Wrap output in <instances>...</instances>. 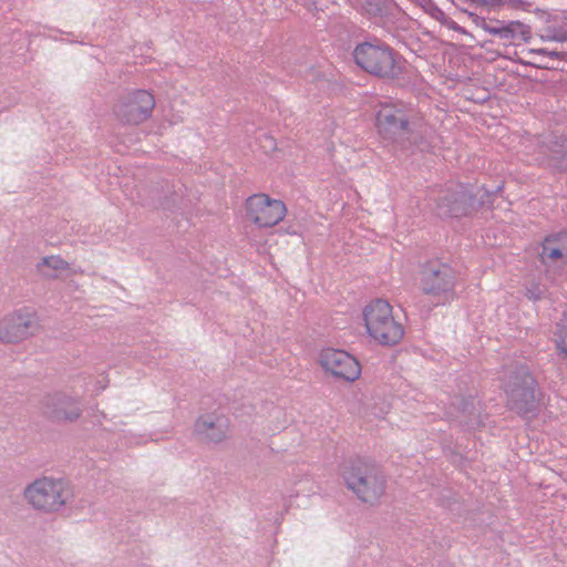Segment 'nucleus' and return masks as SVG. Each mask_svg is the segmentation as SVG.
I'll use <instances>...</instances> for the list:
<instances>
[{
  "instance_id": "nucleus-1",
  "label": "nucleus",
  "mask_w": 567,
  "mask_h": 567,
  "mask_svg": "<svg viewBox=\"0 0 567 567\" xmlns=\"http://www.w3.org/2000/svg\"><path fill=\"white\" fill-rule=\"evenodd\" d=\"M352 56L354 63L372 76L393 81L405 74V60L385 42H361L354 47Z\"/></svg>"
},
{
  "instance_id": "nucleus-2",
  "label": "nucleus",
  "mask_w": 567,
  "mask_h": 567,
  "mask_svg": "<svg viewBox=\"0 0 567 567\" xmlns=\"http://www.w3.org/2000/svg\"><path fill=\"white\" fill-rule=\"evenodd\" d=\"M368 337L375 343L393 347L404 337V327L394 316L393 307L384 299H373L362 309Z\"/></svg>"
},
{
  "instance_id": "nucleus-3",
  "label": "nucleus",
  "mask_w": 567,
  "mask_h": 567,
  "mask_svg": "<svg viewBox=\"0 0 567 567\" xmlns=\"http://www.w3.org/2000/svg\"><path fill=\"white\" fill-rule=\"evenodd\" d=\"M342 478L348 489L364 503L375 504L385 493V476L370 461L358 458L350 462L342 471Z\"/></svg>"
},
{
  "instance_id": "nucleus-4",
  "label": "nucleus",
  "mask_w": 567,
  "mask_h": 567,
  "mask_svg": "<svg viewBox=\"0 0 567 567\" xmlns=\"http://www.w3.org/2000/svg\"><path fill=\"white\" fill-rule=\"evenodd\" d=\"M286 204L266 193L248 196L244 203V216L258 229H269L279 225L287 216Z\"/></svg>"
},
{
  "instance_id": "nucleus-5",
  "label": "nucleus",
  "mask_w": 567,
  "mask_h": 567,
  "mask_svg": "<svg viewBox=\"0 0 567 567\" xmlns=\"http://www.w3.org/2000/svg\"><path fill=\"white\" fill-rule=\"evenodd\" d=\"M24 497L35 509L51 513L66 504L70 489L61 480L41 477L25 488Z\"/></svg>"
},
{
  "instance_id": "nucleus-6",
  "label": "nucleus",
  "mask_w": 567,
  "mask_h": 567,
  "mask_svg": "<svg viewBox=\"0 0 567 567\" xmlns=\"http://www.w3.org/2000/svg\"><path fill=\"white\" fill-rule=\"evenodd\" d=\"M374 127L383 142L395 143L410 132L408 105L400 101L381 104L375 113Z\"/></svg>"
},
{
  "instance_id": "nucleus-7",
  "label": "nucleus",
  "mask_w": 567,
  "mask_h": 567,
  "mask_svg": "<svg viewBox=\"0 0 567 567\" xmlns=\"http://www.w3.org/2000/svg\"><path fill=\"white\" fill-rule=\"evenodd\" d=\"M155 96L147 90H133L124 95L114 106V114L124 125H140L152 117Z\"/></svg>"
},
{
  "instance_id": "nucleus-8",
  "label": "nucleus",
  "mask_w": 567,
  "mask_h": 567,
  "mask_svg": "<svg viewBox=\"0 0 567 567\" xmlns=\"http://www.w3.org/2000/svg\"><path fill=\"white\" fill-rule=\"evenodd\" d=\"M318 362L327 374L337 380L352 383L361 375L359 360L342 349H322L319 353Z\"/></svg>"
},
{
  "instance_id": "nucleus-9",
  "label": "nucleus",
  "mask_w": 567,
  "mask_h": 567,
  "mask_svg": "<svg viewBox=\"0 0 567 567\" xmlns=\"http://www.w3.org/2000/svg\"><path fill=\"white\" fill-rule=\"evenodd\" d=\"M38 328L35 315L27 309L8 313L0 319V341L16 343L31 337Z\"/></svg>"
},
{
  "instance_id": "nucleus-10",
  "label": "nucleus",
  "mask_w": 567,
  "mask_h": 567,
  "mask_svg": "<svg viewBox=\"0 0 567 567\" xmlns=\"http://www.w3.org/2000/svg\"><path fill=\"white\" fill-rule=\"evenodd\" d=\"M455 285V271L443 265L436 270L424 274L421 289L425 295L432 297L436 303H445L454 298Z\"/></svg>"
},
{
  "instance_id": "nucleus-11",
  "label": "nucleus",
  "mask_w": 567,
  "mask_h": 567,
  "mask_svg": "<svg viewBox=\"0 0 567 567\" xmlns=\"http://www.w3.org/2000/svg\"><path fill=\"white\" fill-rule=\"evenodd\" d=\"M508 406L519 414L529 413L536 400V382L527 373L512 378L505 385Z\"/></svg>"
},
{
  "instance_id": "nucleus-12",
  "label": "nucleus",
  "mask_w": 567,
  "mask_h": 567,
  "mask_svg": "<svg viewBox=\"0 0 567 567\" xmlns=\"http://www.w3.org/2000/svg\"><path fill=\"white\" fill-rule=\"evenodd\" d=\"M476 208L473 187L457 186L440 198L437 214L441 217H463L472 214Z\"/></svg>"
},
{
  "instance_id": "nucleus-13",
  "label": "nucleus",
  "mask_w": 567,
  "mask_h": 567,
  "mask_svg": "<svg viewBox=\"0 0 567 567\" xmlns=\"http://www.w3.org/2000/svg\"><path fill=\"white\" fill-rule=\"evenodd\" d=\"M529 154L533 161L539 166H558L567 153V141L555 136L535 138L528 145Z\"/></svg>"
},
{
  "instance_id": "nucleus-14",
  "label": "nucleus",
  "mask_w": 567,
  "mask_h": 567,
  "mask_svg": "<svg viewBox=\"0 0 567 567\" xmlns=\"http://www.w3.org/2000/svg\"><path fill=\"white\" fill-rule=\"evenodd\" d=\"M42 409L47 417L56 422H72L81 414L79 403L62 393L47 396L42 402Z\"/></svg>"
},
{
  "instance_id": "nucleus-15",
  "label": "nucleus",
  "mask_w": 567,
  "mask_h": 567,
  "mask_svg": "<svg viewBox=\"0 0 567 567\" xmlns=\"http://www.w3.org/2000/svg\"><path fill=\"white\" fill-rule=\"evenodd\" d=\"M540 259L547 265L567 267V231L551 233L543 239Z\"/></svg>"
},
{
  "instance_id": "nucleus-16",
  "label": "nucleus",
  "mask_w": 567,
  "mask_h": 567,
  "mask_svg": "<svg viewBox=\"0 0 567 567\" xmlns=\"http://www.w3.org/2000/svg\"><path fill=\"white\" fill-rule=\"evenodd\" d=\"M196 432L212 442L221 441L229 429L228 420L223 416L206 415L197 420Z\"/></svg>"
},
{
  "instance_id": "nucleus-17",
  "label": "nucleus",
  "mask_w": 567,
  "mask_h": 567,
  "mask_svg": "<svg viewBox=\"0 0 567 567\" xmlns=\"http://www.w3.org/2000/svg\"><path fill=\"white\" fill-rule=\"evenodd\" d=\"M553 342L557 353L561 357H567V311L563 313L555 324Z\"/></svg>"
},
{
  "instance_id": "nucleus-18",
  "label": "nucleus",
  "mask_w": 567,
  "mask_h": 567,
  "mask_svg": "<svg viewBox=\"0 0 567 567\" xmlns=\"http://www.w3.org/2000/svg\"><path fill=\"white\" fill-rule=\"evenodd\" d=\"M361 8L368 14H378L382 10L383 0H359Z\"/></svg>"
},
{
  "instance_id": "nucleus-19",
  "label": "nucleus",
  "mask_w": 567,
  "mask_h": 567,
  "mask_svg": "<svg viewBox=\"0 0 567 567\" xmlns=\"http://www.w3.org/2000/svg\"><path fill=\"white\" fill-rule=\"evenodd\" d=\"M42 265L56 270L65 269L68 267V264L62 258L55 256L45 257Z\"/></svg>"
},
{
  "instance_id": "nucleus-20",
  "label": "nucleus",
  "mask_w": 567,
  "mask_h": 567,
  "mask_svg": "<svg viewBox=\"0 0 567 567\" xmlns=\"http://www.w3.org/2000/svg\"><path fill=\"white\" fill-rule=\"evenodd\" d=\"M514 27H520V24L516 23V24H511L509 27H506V28L492 29V30H489V32L493 34H498L502 38L509 39L513 35Z\"/></svg>"
},
{
  "instance_id": "nucleus-21",
  "label": "nucleus",
  "mask_w": 567,
  "mask_h": 567,
  "mask_svg": "<svg viewBox=\"0 0 567 567\" xmlns=\"http://www.w3.org/2000/svg\"><path fill=\"white\" fill-rule=\"evenodd\" d=\"M526 297L530 300H538L542 297V291L539 290L538 287H535V289L528 288L526 290Z\"/></svg>"
}]
</instances>
